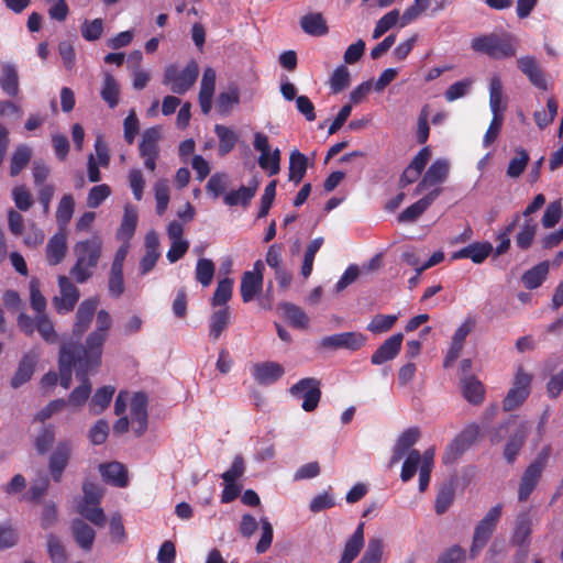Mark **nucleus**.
I'll list each match as a JSON object with an SVG mask.
<instances>
[{
	"label": "nucleus",
	"mask_w": 563,
	"mask_h": 563,
	"mask_svg": "<svg viewBox=\"0 0 563 563\" xmlns=\"http://www.w3.org/2000/svg\"><path fill=\"white\" fill-rule=\"evenodd\" d=\"M47 553L52 563H67L66 549L62 541L53 533L47 534Z\"/></svg>",
	"instance_id": "obj_49"
},
{
	"label": "nucleus",
	"mask_w": 563,
	"mask_h": 563,
	"mask_svg": "<svg viewBox=\"0 0 563 563\" xmlns=\"http://www.w3.org/2000/svg\"><path fill=\"white\" fill-rule=\"evenodd\" d=\"M0 88L9 97L19 95V73L15 65L8 62L0 64Z\"/></svg>",
	"instance_id": "obj_25"
},
{
	"label": "nucleus",
	"mask_w": 563,
	"mask_h": 563,
	"mask_svg": "<svg viewBox=\"0 0 563 563\" xmlns=\"http://www.w3.org/2000/svg\"><path fill=\"white\" fill-rule=\"evenodd\" d=\"M214 132L219 139V154L223 156L231 152L236 143L235 133L231 129L220 124L216 125Z\"/></svg>",
	"instance_id": "obj_46"
},
{
	"label": "nucleus",
	"mask_w": 563,
	"mask_h": 563,
	"mask_svg": "<svg viewBox=\"0 0 563 563\" xmlns=\"http://www.w3.org/2000/svg\"><path fill=\"white\" fill-rule=\"evenodd\" d=\"M73 453V442L70 440H62L53 450L49 461L48 470L54 482L59 483L63 473L66 470Z\"/></svg>",
	"instance_id": "obj_9"
},
{
	"label": "nucleus",
	"mask_w": 563,
	"mask_h": 563,
	"mask_svg": "<svg viewBox=\"0 0 563 563\" xmlns=\"http://www.w3.org/2000/svg\"><path fill=\"white\" fill-rule=\"evenodd\" d=\"M36 330L38 331L42 339L47 343H56L58 340V335L54 329V324L48 316L37 314L35 318Z\"/></svg>",
	"instance_id": "obj_50"
},
{
	"label": "nucleus",
	"mask_w": 563,
	"mask_h": 563,
	"mask_svg": "<svg viewBox=\"0 0 563 563\" xmlns=\"http://www.w3.org/2000/svg\"><path fill=\"white\" fill-rule=\"evenodd\" d=\"M40 355L38 350L32 349L22 356L18 368L11 378L12 388H19L32 378L35 366L40 360Z\"/></svg>",
	"instance_id": "obj_15"
},
{
	"label": "nucleus",
	"mask_w": 563,
	"mask_h": 563,
	"mask_svg": "<svg viewBox=\"0 0 563 563\" xmlns=\"http://www.w3.org/2000/svg\"><path fill=\"white\" fill-rule=\"evenodd\" d=\"M75 200L70 194L64 195L57 206L56 210V222L59 228H65L74 213Z\"/></svg>",
	"instance_id": "obj_42"
},
{
	"label": "nucleus",
	"mask_w": 563,
	"mask_h": 563,
	"mask_svg": "<svg viewBox=\"0 0 563 563\" xmlns=\"http://www.w3.org/2000/svg\"><path fill=\"white\" fill-rule=\"evenodd\" d=\"M531 534V518L528 512H520L516 519L512 542L518 545H527Z\"/></svg>",
	"instance_id": "obj_37"
},
{
	"label": "nucleus",
	"mask_w": 563,
	"mask_h": 563,
	"mask_svg": "<svg viewBox=\"0 0 563 563\" xmlns=\"http://www.w3.org/2000/svg\"><path fill=\"white\" fill-rule=\"evenodd\" d=\"M366 342V336L361 332H342L324 336L321 346L330 350L346 349L356 351Z\"/></svg>",
	"instance_id": "obj_13"
},
{
	"label": "nucleus",
	"mask_w": 563,
	"mask_h": 563,
	"mask_svg": "<svg viewBox=\"0 0 563 563\" xmlns=\"http://www.w3.org/2000/svg\"><path fill=\"white\" fill-rule=\"evenodd\" d=\"M518 40L510 35L489 33L472 40L471 47L494 59L510 58L517 54Z\"/></svg>",
	"instance_id": "obj_3"
},
{
	"label": "nucleus",
	"mask_w": 563,
	"mask_h": 563,
	"mask_svg": "<svg viewBox=\"0 0 563 563\" xmlns=\"http://www.w3.org/2000/svg\"><path fill=\"white\" fill-rule=\"evenodd\" d=\"M538 224L533 219H525L516 235V244L521 250H528L536 236Z\"/></svg>",
	"instance_id": "obj_41"
},
{
	"label": "nucleus",
	"mask_w": 563,
	"mask_h": 563,
	"mask_svg": "<svg viewBox=\"0 0 563 563\" xmlns=\"http://www.w3.org/2000/svg\"><path fill=\"white\" fill-rule=\"evenodd\" d=\"M449 175V163L445 159H437L426 172L421 181L415 188L413 194L420 195L432 187L439 188Z\"/></svg>",
	"instance_id": "obj_14"
},
{
	"label": "nucleus",
	"mask_w": 563,
	"mask_h": 563,
	"mask_svg": "<svg viewBox=\"0 0 563 563\" xmlns=\"http://www.w3.org/2000/svg\"><path fill=\"white\" fill-rule=\"evenodd\" d=\"M441 191H442L441 188H433L420 200H418L417 202H415L411 206H409L408 208H406L398 216V220L400 222H412V221L417 220L431 206V203L439 197Z\"/></svg>",
	"instance_id": "obj_23"
},
{
	"label": "nucleus",
	"mask_w": 563,
	"mask_h": 563,
	"mask_svg": "<svg viewBox=\"0 0 563 563\" xmlns=\"http://www.w3.org/2000/svg\"><path fill=\"white\" fill-rule=\"evenodd\" d=\"M155 199H156V211L158 214H163L169 202V186L167 179H158L154 186Z\"/></svg>",
	"instance_id": "obj_58"
},
{
	"label": "nucleus",
	"mask_w": 563,
	"mask_h": 563,
	"mask_svg": "<svg viewBox=\"0 0 563 563\" xmlns=\"http://www.w3.org/2000/svg\"><path fill=\"white\" fill-rule=\"evenodd\" d=\"M59 296L54 297L53 303L58 313L71 311L79 300V289L66 276L58 277Z\"/></svg>",
	"instance_id": "obj_10"
},
{
	"label": "nucleus",
	"mask_w": 563,
	"mask_h": 563,
	"mask_svg": "<svg viewBox=\"0 0 563 563\" xmlns=\"http://www.w3.org/2000/svg\"><path fill=\"white\" fill-rule=\"evenodd\" d=\"M383 540L372 538L368 540L367 548L357 563H380L383 556Z\"/></svg>",
	"instance_id": "obj_56"
},
{
	"label": "nucleus",
	"mask_w": 563,
	"mask_h": 563,
	"mask_svg": "<svg viewBox=\"0 0 563 563\" xmlns=\"http://www.w3.org/2000/svg\"><path fill=\"white\" fill-rule=\"evenodd\" d=\"M77 511L91 523L103 527L106 525V515L99 505L95 506L91 504L79 503Z\"/></svg>",
	"instance_id": "obj_47"
},
{
	"label": "nucleus",
	"mask_w": 563,
	"mask_h": 563,
	"mask_svg": "<svg viewBox=\"0 0 563 563\" xmlns=\"http://www.w3.org/2000/svg\"><path fill=\"white\" fill-rule=\"evenodd\" d=\"M252 374L260 385H271L285 374V369L283 365L277 362L266 361L254 364Z\"/></svg>",
	"instance_id": "obj_17"
},
{
	"label": "nucleus",
	"mask_w": 563,
	"mask_h": 563,
	"mask_svg": "<svg viewBox=\"0 0 563 563\" xmlns=\"http://www.w3.org/2000/svg\"><path fill=\"white\" fill-rule=\"evenodd\" d=\"M98 305V298H88L81 301L77 309L76 321L73 327V334L75 336L80 338L88 330Z\"/></svg>",
	"instance_id": "obj_16"
},
{
	"label": "nucleus",
	"mask_w": 563,
	"mask_h": 563,
	"mask_svg": "<svg viewBox=\"0 0 563 563\" xmlns=\"http://www.w3.org/2000/svg\"><path fill=\"white\" fill-rule=\"evenodd\" d=\"M216 79V70L211 67H207L202 74L199 91V104L203 114H208L211 110Z\"/></svg>",
	"instance_id": "obj_20"
},
{
	"label": "nucleus",
	"mask_w": 563,
	"mask_h": 563,
	"mask_svg": "<svg viewBox=\"0 0 563 563\" xmlns=\"http://www.w3.org/2000/svg\"><path fill=\"white\" fill-rule=\"evenodd\" d=\"M364 522L358 523L353 534L346 540L338 563H352L364 547Z\"/></svg>",
	"instance_id": "obj_26"
},
{
	"label": "nucleus",
	"mask_w": 563,
	"mask_h": 563,
	"mask_svg": "<svg viewBox=\"0 0 563 563\" xmlns=\"http://www.w3.org/2000/svg\"><path fill=\"white\" fill-rule=\"evenodd\" d=\"M503 512V506L496 505L492 507L484 518L476 525L473 542L470 550L472 558H475L487 544L493 532L495 531Z\"/></svg>",
	"instance_id": "obj_7"
},
{
	"label": "nucleus",
	"mask_w": 563,
	"mask_h": 563,
	"mask_svg": "<svg viewBox=\"0 0 563 563\" xmlns=\"http://www.w3.org/2000/svg\"><path fill=\"white\" fill-rule=\"evenodd\" d=\"M404 335L396 333L389 336L384 343L373 353L371 362L375 365H380L397 356L400 351Z\"/></svg>",
	"instance_id": "obj_22"
},
{
	"label": "nucleus",
	"mask_w": 563,
	"mask_h": 563,
	"mask_svg": "<svg viewBox=\"0 0 563 563\" xmlns=\"http://www.w3.org/2000/svg\"><path fill=\"white\" fill-rule=\"evenodd\" d=\"M30 303L37 314H45L46 299L40 290V282L36 278L30 280Z\"/></svg>",
	"instance_id": "obj_61"
},
{
	"label": "nucleus",
	"mask_w": 563,
	"mask_h": 563,
	"mask_svg": "<svg viewBox=\"0 0 563 563\" xmlns=\"http://www.w3.org/2000/svg\"><path fill=\"white\" fill-rule=\"evenodd\" d=\"M103 101L111 108H115L119 103L120 85L115 78L109 73L104 74L103 86L100 91Z\"/></svg>",
	"instance_id": "obj_39"
},
{
	"label": "nucleus",
	"mask_w": 563,
	"mask_h": 563,
	"mask_svg": "<svg viewBox=\"0 0 563 563\" xmlns=\"http://www.w3.org/2000/svg\"><path fill=\"white\" fill-rule=\"evenodd\" d=\"M136 223V209L131 206H126L124 209V214L120 228L117 232V238L123 242H129V240L133 236L135 232Z\"/></svg>",
	"instance_id": "obj_35"
},
{
	"label": "nucleus",
	"mask_w": 563,
	"mask_h": 563,
	"mask_svg": "<svg viewBox=\"0 0 563 563\" xmlns=\"http://www.w3.org/2000/svg\"><path fill=\"white\" fill-rule=\"evenodd\" d=\"M563 217V202L562 199H558L548 205L544 214L542 217V225L545 229L553 228Z\"/></svg>",
	"instance_id": "obj_54"
},
{
	"label": "nucleus",
	"mask_w": 563,
	"mask_h": 563,
	"mask_svg": "<svg viewBox=\"0 0 563 563\" xmlns=\"http://www.w3.org/2000/svg\"><path fill=\"white\" fill-rule=\"evenodd\" d=\"M78 379H80L81 384L71 391L67 401V405L69 404L75 407L84 406L91 394V384L87 378V374L79 375Z\"/></svg>",
	"instance_id": "obj_45"
},
{
	"label": "nucleus",
	"mask_w": 563,
	"mask_h": 563,
	"mask_svg": "<svg viewBox=\"0 0 563 563\" xmlns=\"http://www.w3.org/2000/svg\"><path fill=\"white\" fill-rule=\"evenodd\" d=\"M100 474L104 482L115 487H126L129 475L126 467L120 462H110L99 465Z\"/></svg>",
	"instance_id": "obj_21"
},
{
	"label": "nucleus",
	"mask_w": 563,
	"mask_h": 563,
	"mask_svg": "<svg viewBox=\"0 0 563 563\" xmlns=\"http://www.w3.org/2000/svg\"><path fill=\"white\" fill-rule=\"evenodd\" d=\"M289 394L298 399H303L301 408L313 411L321 398V383L314 377L302 378L289 388Z\"/></svg>",
	"instance_id": "obj_8"
},
{
	"label": "nucleus",
	"mask_w": 563,
	"mask_h": 563,
	"mask_svg": "<svg viewBox=\"0 0 563 563\" xmlns=\"http://www.w3.org/2000/svg\"><path fill=\"white\" fill-rule=\"evenodd\" d=\"M67 241L63 232L54 234L46 245V260L49 265H58L66 256Z\"/></svg>",
	"instance_id": "obj_28"
},
{
	"label": "nucleus",
	"mask_w": 563,
	"mask_h": 563,
	"mask_svg": "<svg viewBox=\"0 0 563 563\" xmlns=\"http://www.w3.org/2000/svg\"><path fill=\"white\" fill-rule=\"evenodd\" d=\"M300 26L305 33L311 36H322L329 31L327 22L321 13H308L300 19Z\"/></svg>",
	"instance_id": "obj_31"
},
{
	"label": "nucleus",
	"mask_w": 563,
	"mask_h": 563,
	"mask_svg": "<svg viewBox=\"0 0 563 563\" xmlns=\"http://www.w3.org/2000/svg\"><path fill=\"white\" fill-rule=\"evenodd\" d=\"M216 272L214 263L209 258H200L196 265V279L205 287L209 286Z\"/></svg>",
	"instance_id": "obj_53"
},
{
	"label": "nucleus",
	"mask_w": 563,
	"mask_h": 563,
	"mask_svg": "<svg viewBox=\"0 0 563 563\" xmlns=\"http://www.w3.org/2000/svg\"><path fill=\"white\" fill-rule=\"evenodd\" d=\"M108 334L102 332L92 331L86 339L84 346L75 343H64L62 346L71 349L77 358L78 376L88 374L89 371L96 368L101 363L102 346L107 340Z\"/></svg>",
	"instance_id": "obj_2"
},
{
	"label": "nucleus",
	"mask_w": 563,
	"mask_h": 563,
	"mask_svg": "<svg viewBox=\"0 0 563 563\" xmlns=\"http://www.w3.org/2000/svg\"><path fill=\"white\" fill-rule=\"evenodd\" d=\"M434 449L430 448L421 454L418 450H411L405 460L401 468L400 477L404 482L410 481L416 474L418 466L421 468L432 470Z\"/></svg>",
	"instance_id": "obj_12"
},
{
	"label": "nucleus",
	"mask_w": 563,
	"mask_h": 563,
	"mask_svg": "<svg viewBox=\"0 0 563 563\" xmlns=\"http://www.w3.org/2000/svg\"><path fill=\"white\" fill-rule=\"evenodd\" d=\"M307 166V157L298 150H294L289 156V180L299 184L306 175Z\"/></svg>",
	"instance_id": "obj_36"
},
{
	"label": "nucleus",
	"mask_w": 563,
	"mask_h": 563,
	"mask_svg": "<svg viewBox=\"0 0 563 563\" xmlns=\"http://www.w3.org/2000/svg\"><path fill=\"white\" fill-rule=\"evenodd\" d=\"M233 280L224 278L218 283L213 292L211 305L213 307L225 305L232 297Z\"/></svg>",
	"instance_id": "obj_55"
},
{
	"label": "nucleus",
	"mask_w": 563,
	"mask_h": 563,
	"mask_svg": "<svg viewBox=\"0 0 563 563\" xmlns=\"http://www.w3.org/2000/svg\"><path fill=\"white\" fill-rule=\"evenodd\" d=\"M548 111L541 110L534 112V120L537 125L542 130L550 125L558 114V102L553 97L547 101Z\"/></svg>",
	"instance_id": "obj_59"
},
{
	"label": "nucleus",
	"mask_w": 563,
	"mask_h": 563,
	"mask_svg": "<svg viewBox=\"0 0 563 563\" xmlns=\"http://www.w3.org/2000/svg\"><path fill=\"white\" fill-rule=\"evenodd\" d=\"M263 287V274L258 272H245L242 276L240 291L244 302L252 301Z\"/></svg>",
	"instance_id": "obj_27"
},
{
	"label": "nucleus",
	"mask_w": 563,
	"mask_h": 563,
	"mask_svg": "<svg viewBox=\"0 0 563 563\" xmlns=\"http://www.w3.org/2000/svg\"><path fill=\"white\" fill-rule=\"evenodd\" d=\"M159 128H150L143 132L139 150L141 156H158Z\"/></svg>",
	"instance_id": "obj_34"
},
{
	"label": "nucleus",
	"mask_w": 563,
	"mask_h": 563,
	"mask_svg": "<svg viewBox=\"0 0 563 563\" xmlns=\"http://www.w3.org/2000/svg\"><path fill=\"white\" fill-rule=\"evenodd\" d=\"M231 314L228 307L216 310L210 316L209 336L217 341L230 323Z\"/></svg>",
	"instance_id": "obj_32"
},
{
	"label": "nucleus",
	"mask_w": 563,
	"mask_h": 563,
	"mask_svg": "<svg viewBox=\"0 0 563 563\" xmlns=\"http://www.w3.org/2000/svg\"><path fill=\"white\" fill-rule=\"evenodd\" d=\"M240 102V93L235 84H231L227 91L219 93L217 109L221 114H228Z\"/></svg>",
	"instance_id": "obj_40"
},
{
	"label": "nucleus",
	"mask_w": 563,
	"mask_h": 563,
	"mask_svg": "<svg viewBox=\"0 0 563 563\" xmlns=\"http://www.w3.org/2000/svg\"><path fill=\"white\" fill-rule=\"evenodd\" d=\"M55 441V429L53 426L44 427L35 438V449L38 454L46 453Z\"/></svg>",
	"instance_id": "obj_64"
},
{
	"label": "nucleus",
	"mask_w": 563,
	"mask_h": 563,
	"mask_svg": "<svg viewBox=\"0 0 563 563\" xmlns=\"http://www.w3.org/2000/svg\"><path fill=\"white\" fill-rule=\"evenodd\" d=\"M531 377L529 374L518 371L515 379L514 387L508 391L507 396L503 401V408L505 411H511L518 408L529 396V386Z\"/></svg>",
	"instance_id": "obj_11"
},
{
	"label": "nucleus",
	"mask_w": 563,
	"mask_h": 563,
	"mask_svg": "<svg viewBox=\"0 0 563 563\" xmlns=\"http://www.w3.org/2000/svg\"><path fill=\"white\" fill-rule=\"evenodd\" d=\"M198 75L199 68L195 60H190L181 71L175 65H168L164 70L163 84L170 86L174 93L184 95L194 86Z\"/></svg>",
	"instance_id": "obj_6"
},
{
	"label": "nucleus",
	"mask_w": 563,
	"mask_h": 563,
	"mask_svg": "<svg viewBox=\"0 0 563 563\" xmlns=\"http://www.w3.org/2000/svg\"><path fill=\"white\" fill-rule=\"evenodd\" d=\"M529 429L530 427L528 422L521 421L509 437L504 449V457L508 463H514L516 461L529 434Z\"/></svg>",
	"instance_id": "obj_18"
},
{
	"label": "nucleus",
	"mask_w": 563,
	"mask_h": 563,
	"mask_svg": "<svg viewBox=\"0 0 563 563\" xmlns=\"http://www.w3.org/2000/svg\"><path fill=\"white\" fill-rule=\"evenodd\" d=\"M462 393L464 398L477 406L481 405L484 400L485 388L483 384L474 376H464L461 379Z\"/></svg>",
	"instance_id": "obj_29"
},
{
	"label": "nucleus",
	"mask_w": 563,
	"mask_h": 563,
	"mask_svg": "<svg viewBox=\"0 0 563 563\" xmlns=\"http://www.w3.org/2000/svg\"><path fill=\"white\" fill-rule=\"evenodd\" d=\"M71 532L75 541L82 550H91L96 532L89 525L80 519H76L71 523Z\"/></svg>",
	"instance_id": "obj_30"
},
{
	"label": "nucleus",
	"mask_w": 563,
	"mask_h": 563,
	"mask_svg": "<svg viewBox=\"0 0 563 563\" xmlns=\"http://www.w3.org/2000/svg\"><path fill=\"white\" fill-rule=\"evenodd\" d=\"M518 68L529 78L530 82L539 89L547 90V80L537 59L523 56L517 59Z\"/></svg>",
	"instance_id": "obj_24"
},
{
	"label": "nucleus",
	"mask_w": 563,
	"mask_h": 563,
	"mask_svg": "<svg viewBox=\"0 0 563 563\" xmlns=\"http://www.w3.org/2000/svg\"><path fill=\"white\" fill-rule=\"evenodd\" d=\"M114 394V388L103 386L99 388L90 401V410L93 415L101 413L110 404Z\"/></svg>",
	"instance_id": "obj_43"
},
{
	"label": "nucleus",
	"mask_w": 563,
	"mask_h": 563,
	"mask_svg": "<svg viewBox=\"0 0 563 563\" xmlns=\"http://www.w3.org/2000/svg\"><path fill=\"white\" fill-rule=\"evenodd\" d=\"M81 35L86 41L93 42L101 37L103 33V20L97 18L95 20H85L80 27Z\"/></svg>",
	"instance_id": "obj_60"
},
{
	"label": "nucleus",
	"mask_w": 563,
	"mask_h": 563,
	"mask_svg": "<svg viewBox=\"0 0 563 563\" xmlns=\"http://www.w3.org/2000/svg\"><path fill=\"white\" fill-rule=\"evenodd\" d=\"M351 82V75L349 69L341 65L336 67L329 80L330 88L333 93H339L346 89Z\"/></svg>",
	"instance_id": "obj_52"
},
{
	"label": "nucleus",
	"mask_w": 563,
	"mask_h": 563,
	"mask_svg": "<svg viewBox=\"0 0 563 563\" xmlns=\"http://www.w3.org/2000/svg\"><path fill=\"white\" fill-rule=\"evenodd\" d=\"M399 21V11L391 10L382 16L373 31V38H379Z\"/></svg>",
	"instance_id": "obj_63"
},
{
	"label": "nucleus",
	"mask_w": 563,
	"mask_h": 563,
	"mask_svg": "<svg viewBox=\"0 0 563 563\" xmlns=\"http://www.w3.org/2000/svg\"><path fill=\"white\" fill-rule=\"evenodd\" d=\"M285 318L296 328L303 329L308 325L309 319L306 313L296 305L285 302L280 306Z\"/></svg>",
	"instance_id": "obj_48"
},
{
	"label": "nucleus",
	"mask_w": 563,
	"mask_h": 563,
	"mask_svg": "<svg viewBox=\"0 0 563 563\" xmlns=\"http://www.w3.org/2000/svg\"><path fill=\"white\" fill-rule=\"evenodd\" d=\"M455 489L452 484H446L441 487L435 498V512L438 515L444 514L454 500Z\"/></svg>",
	"instance_id": "obj_57"
},
{
	"label": "nucleus",
	"mask_w": 563,
	"mask_h": 563,
	"mask_svg": "<svg viewBox=\"0 0 563 563\" xmlns=\"http://www.w3.org/2000/svg\"><path fill=\"white\" fill-rule=\"evenodd\" d=\"M102 253V240L98 235L78 241L74 245L76 262L69 271L70 276L78 283L88 282L95 274Z\"/></svg>",
	"instance_id": "obj_1"
},
{
	"label": "nucleus",
	"mask_w": 563,
	"mask_h": 563,
	"mask_svg": "<svg viewBox=\"0 0 563 563\" xmlns=\"http://www.w3.org/2000/svg\"><path fill=\"white\" fill-rule=\"evenodd\" d=\"M258 184L255 181L253 186H242L238 190H233L224 196V202L228 206L242 205L246 207L257 191Z\"/></svg>",
	"instance_id": "obj_38"
},
{
	"label": "nucleus",
	"mask_w": 563,
	"mask_h": 563,
	"mask_svg": "<svg viewBox=\"0 0 563 563\" xmlns=\"http://www.w3.org/2000/svg\"><path fill=\"white\" fill-rule=\"evenodd\" d=\"M58 365L60 386L68 389L71 385L73 368L76 369V375L78 376L77 358L70 347L60 346Z\"/></svg>",
	"instance_id": "obj_19"
},
{
	"label": "nucleus",
	"mask_w": 563,
	"mask_h": 563,
	"mask_svg": "<svg viewBox=\"0 0 563 563\" xmlns=\"http://www.w3.org/2000/svg\"><path fill=\"white\" fill-rule=\"evenodd\" d=\"M396 321L395 314H376L368 323L367 330L372 333H384L390 330Z\"/></svg>",
	"instance_id": "obj_62"
},
{
	"label": "nucleus",
	"mask_w": 563,
	"mask_h": 563,
	"mask_svg": "<svg viewBox=\"0 0 563 563\" xmlns=\"http://www.w3.org/2000/svg\"><path fill=\"white\" fill-rule=\"evenodd\" d=\"M549 268L550 263L548 261H543L527 271L522 276L525 287L528 289H536L541 286L549 274Z\"/></svg>",
	"instance_id": "obj_33"
},
{
	"label": "nucleus",
	"mask_w": 563,
	"mask_h": 563,
	"mask_svg": "<svg viewBox=\"0 0 563 563\" xmlns=\"http://www.w3.org/2000/svg\"><path fill=\"white\" fill-rule=\"evenodd\" d=\"M516 154L507 168V176L510 178H518L525 172L530 159L528 152L523 148H517Z\"/></svg>",
	"instance_id": "obj_51"
},
{
	"label": "nucleus",
	"mask_w": 563,
	"mask_h": 563,
	"mask_svg": "<svg viewBox=\"0 0 563 563\" xmlns=\"http://www.w3.org/2000/svg\"><path fill=\"white\" fill-rule=\"evenodd\" d=\"M550 455L551 448L549 445L542 448L536 459L525 470L518 488L519 501H526L537 487Z\"/></svg>",
	"instance_id": "obj_5"
},
{
	"label": "nucleus",
	"mask_w": 563,
	"mask_h": 563,
	"mask_svg": "<svg viewBox=\"0 0 563 563\" xmlns=\"http://www.w3.org/2000/svg\"><path fill=\"white\" fill-rule=\"evenodd\" d=\"M31 148L26 145H19L10 162V175L16 176L21 173V170L29 164L31 159Z\"/></svg>",
	"instance_id": "obj_44"
},
{
	"label": "nucleus",
	"mask_w": 563,
	"mask_h": 563,
	"mask_svg": "<svg viewBox=\"0 0 563 563\" xmlns=\"http://www.w3.org/2000/svg\"><path fill=\"white\" fill-rule=\"evenodd\" d=\"M489 107L493 113L492 122L484 135V146L488 147L497 139L503 122L506 106L503 103V82L499 76L494 75L489 80Z\"/></svg>",
	"instance_id": "obj_4"
}]
</instances>
